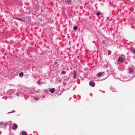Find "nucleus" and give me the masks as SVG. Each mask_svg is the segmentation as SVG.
I'll list each match as a JSON object with an SVG mask.
<instances>
[{
  "instance_id": "0eeeda50",
  "label": "nucleus",
  "mask_w": 135,
  "mask_h": 135,
  "mask_svg": "<svg viewBox=\"0 0 135 135\" xmlns=\"http://www.w3.org/2000/svg\"><path fill=\"white\" fill-rule=\"evenodd\" d=\"M123 59L122 57H120L118 59V61H123Z\"/></svg>"
},
{
  "instance_id": "1a4fd4ad",
  "label": "nucleus",
  "mask_w": 135,
  "mask_h": 135,
  "mask_svg": "<svg viewBox=\"0 0 135 135\" xmlns=\"http://www.w3.org/2000/svg\"><path fill=\"white\" fill-rule=\"evenodd\" d=\"M133 71L132 69L131 68H130L129 69V73L132 74L133 73Z\"/></svg>"
},
{
  "instance_id": "2eb2a0df",
  "label": "nucleus",
  "mask_w": 135,
  "mask_h": 135,
  "mask_svg": "<svg viewBox=\"0 0 135 135\" xmlns=\"http://www.w3.org/2000/svg\"><path fill=\"white\" fill-rule=\"evenodd\" d=\"M131 50L132 51L134 52H135V51L133 49L131 48Z\"/></svg>"
},
{
  "instance_id": "dca6fc26",
  "label": "nucleus",
  "mask_w": 135,
  "mask_h": 135,
  "mask_svg": "<svg viewBox=\"0 0 135 135\" xmlns=\"http://www.w3.org/2000/svg\"><path fill=\"white\" fill-rule=\"evenodd\" d=\"M101 14V13L100 12H98L97 13L96 15H98Z\"/></svg>"
},
{
  "instance_id": "aec40b11",
  "label": "nucleus",
  "mask_w": 135,
  "mask_h": 135,
  "mask_svg": "<svg viewBox=\"0 0 135 135\" xmlns=\"http://www.w3.org/2000/svg\"><path fill=\"white\" fill-rule=\"evenodd\" d=\"M63 84H64V85H65V83H63Z\"/></svg>"
},
{
  "instance_id": "7ed1b4c3",
  "label": "nucleus",
  "mask_w": 135,
  "mask_h": 135,
  "mask_svg": "<svg viewBox=\"0 0 135 135\" xmlns=\"http://www.w3.org/2000/svg\"><path fill=\"white\" fill-rule=\"evenodd\" d=\"M71 1L72 0H66L65 1V3L68 4H71Z\"/></svg>"
},
{
  "instance_id": "9b49d317",
  "label": "nucleus",
  "mask_w": 135,
  "mask_h": 135,
  "mask_svg": "<svg viewBox=\"0 0 135 135\" xmlns=\"http://www.w3.org/2000/svg\"><path fill=\"white\" fill-rule=\"evenodd\" d=\"M22 135H26L27 134L26 132L25 131H22Z\"/></svg>"
},
{
  "instance_id": "9d476101",
  "label": "nucleus",
  "mask_w": 135,
  "mask_h": 135,
  "mask_svg": "<svg viewBox=\"0 0 135 135\" xmlns=\"http://www.w3.org/2000/svg\"><path fill=\"white\" fill-rule=\"evenodd\" d=\"M16 18L17 19V20H20V21H23V22H24L25 21V20H23V19H22V18H17V17Z\"/></svg>"
},
{
  "instance_id": "4468645a",
  "label": "nucleus",
  "mask_w": 135,
  "mask_h": 135,
  "mask_svg": "<svg viewBox=\"0 0 135 135\" xmlns=\"http://www.w3.org/2000/svg\"><path fill=\"white\" fill-rule=\"evenodd\" d=\"M66 73V72L64 71H62V73L63 74H65Z\"/></svg>"
},
{
  "instance_id": "423d86ee",
  "label": "nucleus",
  "mask_w": 135,
  "mask_h": 135,
  "mask_svg": "<svg viewBox=\"0 0 135 135\" xmlns=\"http://www.w3.org/2000/svg\"><path fill=\"white\" fill-rule=\"evenodd\" d=\"M73 74H74V75H73V78L74 79H75L76 78V72L75 70H74V71Z\"/></svg>"
},
{
  "instance_id": "f03ea898",
  "label": "nucleus",
  "mask_w": 135,
  "mask_h": 135,
  "mask_svg": "<svg viewBox=\"0 0 135 135\" xmlns=\"http://www.w3.org/2000/svg\"><path fill=\"white\" fill-rule=\"evenodd\" d=\"M89 85L92 87H94L95 86V84L93 81H91L89 82Z\"/></svg>"
},
{
  "instance_id": "a211bd4d",
  "label": "nucleus",
  "mask_w": 135,
  "mask_h": 135,
  "mask_svg": "<svg viewBox=\"0 0 135 135\" xmlns=\"http://www.w3.org/2000/svg\"><path fill=\"white\" fill-rule=\"evenodd\" d=\"M60 82H61V80L60 79L59 80V81H58L59 83Z\"/></svg>"
},
{
  "instance_id": "ddd939ff",
  "label": "nucleus",
  "mask_w": 135,
  "mask_h": 135,
  "mask_svg": "<svg viewBox=\"0 0 135 135\" xmlns=\"http://www.w3.org/2000/svg\"><path fill=\"white\" fill-rule=\"evenodd\" d=\"M73 29L75 30H76L78 29V27L76 26H75L73 27Z\"/></svg>"
},
{
  "instance_id": "f3484780",
  "label": "nucleus",
  "mask_w": 135,
  "mask_h": 135,
  "mask_svg": "<svg viewBox=\"0 0 135 135\" xmlns=\"http://www.w3.org/2000/svg\"><path fill=\"white\" fill-rule=\"evenodd\" d=\"M102 43L103 44H104L105 43V40H103L102 41Z\"/></svg>"
},
{
  "instance_id": "f8f14e48",
  "label": "nucleus",
  "mask_w": 135,
  "mask_h": 135,
  "mask_svg": "<svg viewBox=\"0 0 135 135\" xmlns=\"http://www.w3.org/2000/svg\"><path fill=\"white\" fill-rule=\"evenodd\" d=\"M23 73L22 72H21L19 74L20 76H21L23 75Z\"/></svg>"
},
{
  "instance_id": "6e6552de",
  "label": "nucleus",
  "mask_w": 135,
  "mask_h": 135,
  "mask_svg": "<svg viewBox=\"0 0 135 135\" xmlns=\"http://www.w3.org/2000/svg\"><path fill=\"white\" fill-rule=\"evenodd\" d=\"M103 73V72L99 73L97 74V76H98V77H99Z\"/></svg>"
},
{
  "instance_id": "20e7f679",
  "label": "nucleus",
  "mask_w": 135,
  "mask_h": 135,
  "mask_svg": "<svg viewBox=\"0 0 135 135\" xmlns=\"http://www.w3.org/2000/svg\"><path fill=\"white\" fill-rule=\"evenodd\" d=\"M49 90L52 93H53L55 91V89L54 88H52L51 89H49Z\"/></svg>"
},
{
  "instance_id": "6ab92c4d",
  "label": "nucleus",
  "mask_w": 135,
  "mask_h": 135,
  "mask_svg": "<svg viewBox=\"0 0 135 135\" xmlns=\"http://www.w3.org/2000/svg\"><path fill=\"white\" fill-rule=\"evenodd\" d=\"M39 81H37V83H39Z\"/></svg>"
},
{
  "instance_id": "39448f33",
  "label": "nucleus",
  "mask_w": 135,
  "mask_h": 135,
  "mask_svg": "<svg viewBox=\"0 0 135 135\" xmlns=\"http://www.w3.org/2000/svg\"><path fill=\"white\" fill-rule=\"evenodd\" d=\"M17 125L15 123H14L13 124V126L12 127V129H16L17 128Z\"/></svg>"
},
{
  "instance_id": "f257e3e1",
  "label": "nucleus",
  "mask_w": 135,
  "mask_h": 135,
  "mask_svg": "<svg viewBox=\"0 0 135 135\" xmlns=\"http://www.w3.org/2000/svg\"><path fill=\"white\" fill-rule=\"evenodd\" d=\"M7 123H4L2 122H1L0 123V126L3 128L7 124Z\"/></svg>"
}]
</instances>
